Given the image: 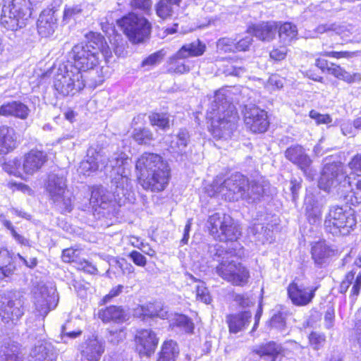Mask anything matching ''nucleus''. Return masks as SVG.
Wrapping results in <instances>:
<instances>
[{"label":"nucleus","mask_w":361,"mask_h":361,"mask_svg":"<svg viewBox=\"0 0 361 361\" xmlns=\"http://www.w3.org/2000/svg\"><path fill=\"white\" fill-rule=\"evenodd\" d=\"M346 198L353 205L361 203V176L357 177L355 183V188H352Z\"/></svg>","instance_id":"nucleus-51"},{"label":"nucleus","mask_w":361,"mask_h":361,"mask_svg":"<svg viewBox=\"0 0 361 361\" xmlns=\"http://www.w3.org/2000/svg\"><path fill=\"white\" fill-rule=\"evenodd\" d=\"M180 3L159 0L155 6L156 13L162 20L171 18L178 13L180 7Z\"/></svg>","instance_id":"nucleus-33"},{"label":"nucleus","mask_w":361,"mask_h":361,"mask_svg":"<svg viewBox=\"0 0 361 361\" xmlns=\"http://www.w3.org/2000/svg\"><path fill=\"white\" fill-rule=\"evenodd\" d=\"M113 195L102 185L93 186L91 191L90 203L92 207L107 209L114 197L118 204L121 205L126 202L133 203L135 200L132 180L124 170L119 171L111 179Z\"/></svg>","instance_id":"nucleus-4"},{"label":"nucleus","mask_w":361,"mask_h":361,"mask_svg":"<svg viewBox=\"0 0 361 361\" xmlns=\"http://www.w3.org/2000/svg\"><path fill=\"white\" fill-rule=\"evenodd\" d=\"M235 39L228 37H222L216 42L217 49L224 52L235 51Z\"/></svg>","instance_id":"nucleus-53"},{"label":"nucleus","mask_w":361,"mask_h":361,"mask_svg":"<svg viewBox=\"0 0 361 361\" xmlns=\"http://www.w3.org/2000/svg\"><path fill=\"white\" fill-rule=\"evenodd\" d=\"M285 157L293 164L298 166L307 178L313 179L316 171L312 166V160L301 145H294L287 148L285 151Z\"/></svg>","instance_id":"nucleus-14"},{"label":"nucleus","mask_w":361,"mask_h":361,"mask_svg":"<svg viewBox=\"0 0 361 361\" xmlns=\"http://www.w3.org/2000/svg\"><path fill=\"white\" fill-rule=\"evenodd\" d=\"M196 298L197 300L206 304L210 303L212 298L208 289L204 286V283L200 282V283L197 286Z\"/></svg>","instance_id":"nucleus-54"},{"label":"nucleus","mask_w":361,"mask_h":361,"mask_svg":"<svg viewBox=\"0 0 361 361\" xmlns=\"http://www.w3.org/2000/svg\"><path fill=\"white\" fill-rule=\"evenodd\" d=\"M57 351L47 341H39L30 352L31 361H56Z\"/></svg>","instance_id":"nucleus-23"},{"label":"nucleus","mask_w":361,"mask_h":361,"mask_svg":"<svg viewBox=\"0 0 361 361\" xmlns=\"http://www.w3.org/2000/svg\"><path fill=\"white\" fill-rule=\"evenodd\" d=\"M310 116L314 119L317 124H329L332 122V118L329 114H321L314 110L310 112Z\"/></svg>","instance_id":"nucleus-61"},{"label":"nucleus","mask_w":361,"mask_h":361,"mask_svg":"<svg viewBox=\"0 0 361 361\" xmlns=\"http://www.w3.org/2000/svg\"><path fill=\"white\" fill-rule=\"evenodd\" d=\"M190 140L189 132L186 129H180L176 136V140L171 141L170 147L175 152L183 154L185 152Z\"/></svg>","instance_id":"nucleus-43"},{"label":"nucleus","mask_w":361,"mask_h":361,"mask_svg":"<svg viewBox=\"0 0 361 361\" xmlns=\"http://www.w3.org/2000/svg\"><path fill=\"white\" fill-rule=\"evenodd\" d=\"M355 212L350 207L334 205L329 207L324 219V228L334 235H347L356 227Z\"/></svg>","instance_id":"nucleus-7"},{"label":"nucleus","mask_w":361,"mask_h":361,"mask_svg":"<svg viewBox=\"0 0 361 361\" xmlns=\"http://www.w3.org/2000/svg\"><path fill=\"white\" fill-rule=\"evenodd\" d=\"M178 355L177 343L173 340L166 341L161 346L157 361H176Z\"/></svg>","instance_id":"nucleus-40"},{"label":"nucleus","mask_w":361,"mask_h":361,"mask_svg":"<svg viewBox=\"0 0 361 361\" xmlns=\"http://www.w3.org/2000/svg\"><path fill=\"white\" fill-rule=\"evenodd\" d=\"M15 265L12 262V257L7 250H0V279L12 274Z\"/></svg>","instance_id":"nucleus-45"},{"label":"nucleus","mask_w":361,"mask_h":361,"mask_svg":"<svg viewBox=\"0 0 361 361\" xmlns=\"http://www.w3.org/2000/svg\"><path fill=\"white\" fill-rule=\"evenodd\" d=\"M279 36L281 42L284 45L289 44L293 40L295 39L298 35V29L296 25L290 23H285L278 27Z\"/></svg>","instance_id":"nucleus-42"},{"label":"nucleus","mask_w":361,"mask_h":361,"mask_svg":"<svg viewBox=\"0 0 361 361\" xmlns=\"http://www.w3.org/2000/svg\"><path fill=\"white\" fill-rule=\"evenodd\" d=\"M45 188L49 200L57 210L62 214L72 211V194L66 188V180L63 175L55 173L49 174Z\"/></svg>","instance_id":"nucleus-9"},{"label":"nucleus","mask_w":361,"mask_h":361,"mask_svg":"<svg viewBox=\"0 0 361 361\" xmlns=\"http://www.w3.org/2000/svg\"><path fill=\"white\" fill-rule=\"evenodd\" d=\"M252 317L250 312L244 311L238 314H229L226 318L229 332L237 334L244 331L249 325Z\"/></svg>","instance_id":"nucleus-26"},{"label":"nucleus","mask_w":361,"mask_h":361,"mask_svg":"<svg viewBox=\"0 0 361 361\" xmlns=\"http://www.w3.org/2000/svg\"><path fill=\"white\" fill-rule=\"evenodd\" d=\"M215 243L207 244L203 246L204 258L209 267H214L215 273L222 279L231 280L232 270L239 263L237 257H240L243 252L240 245L238 243H231L228 246Z\"/></svg>","instance_id":"nucleus-5"},{"label":"nucleus","mask_w":361,"mask_h":361,"mask_svg":"<svg viewBox=\"0 0 361 361\" xmlns=\"http://www.w3.org/2000/svg\"><path fill=\"white\" fill-rule=\"evenodd\" d=\"M132 7L143 11L147 13L152 8V0H132L130 2Z\"/></svg>","instance_id":"nucleus-59"},{"label":"nucleus","mask_w":361,"mask_h":361,"mask_svg":"<svg viewBox=\"0 0 361 361\" xmlns=\"http://www.w3.org/2000/svg\"><path fill=\"white\" fill-rule=\"evenodd\" d=\"M317 289V287L307 286L293 281L287 287V294L294 305L303 307L312 302Z\"/></svg>","instance_id":"nucleus-16"},{"label":"nucleus","mask_w":361,"mask_h":361,"mask_svg":"<svg viewBox=\"0 0 361 361\" xmlns=\"http://www.w3.org/2000/svg\"><path fill=\"white\" fill-rule=\"evenodd\" d=\"M16 137L13 128L0 126V154L8 153L16 147Z\"/></svg>","instance_id":"nucleus-32"},{"label":"nucleus","mask_w":361,"mask_h":361,"mask_svg":"<svg viewBox=\"0 0 361 361\" xmlns=\"http://www.w3.org/2000/svg\"><path fill=\"white\" fill-rule=\"evenodd\" d=\"M47 161V154L37 149L31 150L24 158V173L33 174Z\"/></svg>","instance_id":"nucleus-25"},{"label":"nucleus","mask_w":361,"mask_h":361,"mask_svg":"<svg viewBox=\"0 0 361 361\" xmlns=\"http://www.w3.org/2000/svg\"><path fill=\"white\" fill-rule=\"evenodd\" d=\"M0 227H5L11 231V235L13 238L18 240L20 243H23V239L20 234H18L14 226L12 225L10 221H8L2 215L0 216Z\"/></svg>","instance_id":"nucleus-55"},{"label":"nucleus","mask_w":361,"mask_h":361,"mask_svg":"<svg viewBox=\"0 0 361 361\" xmlns=\"http://www.w3.org/2000/svg\"><path fill=\"white\" fill-rule=\"evenodd\" d=\"M328 73L333 75L334 77L348 83L360 82L361 80V75L360 73H355L351 74L345 71L341 66L333 63H330V66L328 68Z\"/></svg>","instance_id":"nucleus-38"},{"label":"nucleus","mask_w":361,"mask_h":361,"mask_svg":"<svg viewBox=\"0 0 361 361\" xmlns=\"http://www.w3.org/2000/svg\"><path fill=\"white\" fill-rule=\"evenodd\" d=\"M0 115L23 118V104L17 101L4 103L0 106Z\"/></svg>","instance_id":"nucleus-44"},{"label":"nucleus","mask_w":361,"mask_h":361,"mask_svg":"<svg viewBox=\"0 0 361 361\" xmlns=\"http://www.w3.org/2000/svg\"><path fill=\"white\" fill-rule=\"evenodd\" d=\"M138 183L145 190L153 192L163 191L170 178V169L163 158L154 153L145 152L135 165Z\"/></svg>","instance_id":"nucleus-3"},{"label":"nucleus","mask_w":361,"mask_h":361,"mask_svg":"<svg viewBox=\"0 0 361 361\" xmlns=\"http://www.w3.org/2000/svg\"><path fill=\"white\" fill-rule=\"evenodd\" d=\"M134 315L137 317L142 318L143 321L154 317H159L164 319L168 317V311L160 302L149 303L135 309Z\"/></svg>","instance_id":"nucleus-24"},{"label":"nucleus","mask_w":361,"mask_h":361,"mask_svg":"<svg viewBox=\"0 0 361 361\" xmlns=\"http://www.w3.org/2000/svg\"><path fill=\"white\" fill-rule=\"evenodd\" d=\"M173 328H177L185 333H192L194 330V324L192 320L185 315H178L171 323Z\"/></svg>","instance_id":"nucleus-47"},{"label":"nucleus","mask_w":361,"mask_h":361,"mask_svg":"<svg viewBox=\"0 0 361 361\" xmlns=\"http://www.w3.org/2000/svg\"><path fill=\"white\" fill-rule=\"evenodd\" d=\"M79 350L87 361H98L104 352V345L96 337L89 338L80 345Z\"/></svg>","instance_id":"nucleus-21"},{"label":"nucleus","mask_w":361,"mask_h":361,"mask_svg":"<svg viewBox=\"0 0 361 361\" xmlns=\"http://www.w3.org/2000/svg\"><path fill=\"white\" fill-rule=\"evenodd\" d=\"M287 51L288 49L286 46H283L279 48L274 49L270 51L269 56L271 59L274 61H281L286 57Z\"/></svg>","instance_id":"nucleus-63"},{"label":"nucleus","mask_w":361,"mask_h":361,"mask_svg":"<svg viewBox=\"0 0 361 361\" xmlns=\"http://www.w3.org/2000/svg\"><path fill=\"white\" fill-rule=\"evenodd\" d=\"M128 256L133 260V262L137 266L145 267L147 264L146 257L140 252L136 250L132 251Z\"/></svg>","instance_id":"nucleus-64"},{"label":"nucleus","mask_w":361,"mask_h":361,"mask_svg":"<svg viewBox=\"0 0 361 361\" xmlns=\"http://www.w3.org/2000/svg\"><path fill=\"white\" fill-rule=\"evenodd\" d=\"M210 234L214 238L220 241H229L231 243H238L236 240L240 235V231L233 218L224 213H215L211 215L207 221Z\"/></svg>","instance_id":"nucleus-10"},{"label":"nucleus","mask_w":361,"mask_h":361,"mask_svg":"<svg viewBox=\"0 0 361 361\" xmlns=\"http://www.w3.org/2000/svg\"><path fill=\"white\" fill-rule=\"evenodd\" d=\"M82 78V73L77 68L60 66L54 77V89L63 97L73 96L85 87Z\"/></svg>","instance_id":"nucleus-11"},{"label":"nucleus","mask_w":361,"mask_h":361,"mask_svg":"<svg viewBox=\"0 0 361 361\" xmlns=\"http://www.w3.org/2000/svg\"><path fill=\"white\" fill-rule=\"evenodd\" d=\"M20 345L10 341L0 351V361H23Z\"/></svg>","instance_id":"nucleus-34"},{"label":"nucleus","mask_w":361,"mask_h":361,"mask_svg":"<svg viewBox=\"0 0 361 361\" xmlns=\"http://www.w3.org/2000/svg\"><path fill=\"white\" fill-rule=\"evenodd\" d=\"M310 343L314 349H319L325 342V336L323 334L312 332L309 336Z\"/></svg>","instance_id":"nucleus-56"},{"label":"nucleus","mask_w":361,"mask_h":361,"mask_svg":"<svg viewBox=\"0 0 361 361\" xmlns=\"http://www.w3.org/2000/svg\"><path fill=\"white\" fill-rule=\"evenodd\" d=\"M133 137L139 145H149L153 140V133L146 128H135L133 130Z\"/></svg>","instance_id":"nucleus-48"},{"label":"nucleus","mask_w":361,"mask_h":361,"mask_svg":"<svg viewBox=\"0 0 361 361\" xmlns=\"http://www.w3.org/2000/svg\"><path fill=\"white\" fill-rule=\"evenodd\" d=\"M166 54V52L161 49L159 51H157L152 54H150L148 57H147L145 59H144L142 62V67L145 66H154L157 64L161 62L163 60L164 56Z\"/></svg>","instance_id":"nucleus-52"},{"label":"nucleus","mask_w":361,"mask_h":361,"mask_svg":"<svg viewBox=\"0 0 361 361\" xmlns=\"http://www.w3.org/2000/svg\"><path fill=\"white\" fill-rule=\"evenodd\" d=\"M23 19V0H12L8 6H4L0 18V25L6 30L17 31L21 27Z\"/></svg>","instance_id":"nucleus-15"},{"label":"nucleus","mask_w":361,"mask_h":361,"mask_svg":"<svg viewBox=\"0 0 361 361\" xmlns=\"http://www.w3.org/2000/svg\"><path fill=\"white\" fill-rule=\"evenodd\" d=\"M78 253L77 250L73 248H67L63 250L61 259L64 262H75Z\"/></svg>","instance_id":"nucleus-62"},{"label":"nucleus","mask_w":361,"mask_h":361,"mask_svg":"<svg viewBox=\"0 0 361 361\" xmlns=\"http://www.w3.org/2000/svg\"><path fill=\"white\" fill-rule=\"evenodd\" d=\"M180 50L169 57L168 60V72L176 74H185L190 71V61L184 54L179 55Z\"/></svg>","instance_id":"nucleus-29"},{"label":"nucleus","mask_w":361,"mask_h":361,"mask_svg":"<svg viewBox=\"0 0 361 361\" xmlns=\"http://www.w3.org/2000/svg\"><path fill=\"white\" fill-rule=\"evenodd\" d=\"M278 30V25L275 22L262 23L250 28V32L259 40L270 42L274 37Z\"/></svg>","instance_id":"nucleus-27"},{"label":"nucleus","mask_w":361,"mask_h":361,"mask_svg":"<svg viewBox=\"0 0 361 361\" xmlns=\"http://www.w3.org/2000/svg\"><path fill=\"white\" fill-rule=\"evenodd\" d=\"M55 12L56 10L54 8H47L41 13L37 25L38 32L42 37L50 36L57 27Z\"/></svg>","instance_id":"nucleus-22"},{"label":"nucleus","mask_w":361,"mask_h":361,"mask_svg":"<svg viewBox=\"0 0 361 361\" xmlns=\"http://www.w3.org/2000/svg\"><path fill=\"white\" fill-rule=\"evenodd\" d=\"M232 271L231 274L232 279L226 280L227 282L236 286H244L248 283L250 279L249 270L240 262Z\"/></svg>","instance_id":"nucleus-41"},{"label":"nucleus","mask_w":361,"mask_h":361,"mask_svg":"<svg viewBox=\"0 0 361 361\" xmlns=\"http://www.w3.org/2000/svg\"><path fill=\"white\" fill-rule=\"evenodd\" d=\"M244 121L246 126L253 133L265 132L269 124L267 112L255 105L245 106Z\"/></svg>","instance_id":"nucleus-17"},{"label":"nucleus","mask_w":361,"mask_h":361,"mask_svg":"<svg viewBox=\"0 0 361 361\" xmlns=\"http://www.w3.org/2000/svg\"><path fill=\"white\" fill-rule=\"evenodd\" d=\"M311 254L314 264L322 267L329 263L330 257L334 255V250L324 242H317L312 247Z\"/></svg>","instance_id":"nucleus-28"},{"label":"nucleus","mask_w":361,"mask_h":361,"mask_svg":"<svg viewBox=\"0 0 361 361\" xmlns=\"http://www.w3.org/2000/svg\"><path fill=\"white\" fill-rule=\"evenodd\" d=\"M20 167V161L19 160H14L12 162L6 164L4 166V169L8 173L13 174L16 177L22 179Z\"/></svg>","instance_id":"nucleus-58"},{"label":"nucleus","mask_w":361,"mask_h":361,"mask_svg":"<svg viewBox=\"0 0 361 361\" xmlns=\"http://www.w3.org/2000/svg\"><path fill=\"white\" fill-rule=\"evenodd\" d=\"M99 318L104 323L115 322L122 323L127 319L126 311L118 306H109L104 310H100L98 313Z\"/></svg>","instance_id":"nucleus-30"},{"label":"nucleus","mask_w":361,"mask_h":361,"mask_svg":"<svg viewBox=\"0 0 361 361\" xmlns=\"http://www.w3.org/2000/svg\"><path fill=\"white\" fill-rule=\"evenodd\" d=\"M136 350L140 355L150 357L154 353L159 343L157 334L152 329H142L135 337Z\"/></svg>","instance_id":"nucleus-18"},{"label":"nucleus","mask_w":361,"mask_h":361,"mask_svg":"<svg viewBox=\"0 0 361 361\" xmlns=\"http://www.w3.org/2000/svg\"><path fill=\"white\" fill-rule=\"evenodd\" d=\"M117 25L133 44L145 43L151 35V23L135 13H130L117 20Z\"/></svg>","instance_id":"nucleus-8"},{"label":"nucleus","mask_w":361,"mask_h":361,"mask_svg":"<svg viewBox=\"0 0 361 361\" xmlns=\"http://www.w3.org/2000/svg\"><path fill=\"white\" fill-rule=\"evenodd\" d=\"M85 87L90 88H96L98 85H100L104 82V75L102 74V68H94L88 69L87 71H81Z\"/></svg>","instance_id":"nucleus-35"},{"label":"nucleus","mask_w":361,"mask_h":361,"mask_svg":"<svg viewBox=\"0 0 361 361\" xmlns=\"http://www.w3.org/2000/svg\"><path fill=\"white\" fill-rule=\"evenodd\" d=\"M33 284L35 286L32 292L35 310L40 316L45 317L57 305L59 298L56 289L47 286L42 281L33 282Z\"/></svg>","instance_id":"nucleus-13"},{"label":"nucleus","mask_w":361,"mask_h":361,"mask_svg":"<svg viewBox=\"0 0 361 361\" xmlns=\"http://www.w3.org/2000/svg\"><path fill=\"white\" fill-rule=\"evenodd\" d=\"M252 35H254L252 33V32H250L249 31V33L245 37L235 43V50L239 51H245L247 50L250 46L252 44Z\"/></svg>","instance_id":"nucleus-57"},{"label":"nucleus","mask_w":361,"mask_h":361,"mask_svg":"<svg viewBox=\"0 0 361 361\" xmlns=\"http://www.w3.org/2000/svg\"><path fill=\"white\" fill-rule=\"evenodd\" d=\"M107 165L109 164L114 171H116L115 175H117L119 171L124 170L126 173V166L128 164V158L124 153L116 154L106 161Z\"/></svg>","instance_id":"nucleus-46"},{"label":"nucleus","mask_w":361,"mask_h":361,"mask_svg":"<svg viewBox=\"0 0 361 361\" xmlns=\"http://www.w3.org/2000/svg\"><path fill=\"white\" fill-rule=\"evenodd\" d=\"M286 313L282 311L274 314L269 321L270 326L283 331L286 327Z\"/></svg>","instance_id":"nucleus-50"},{"label":"nucleus","mask_w":361,"mask_h":361,"mask_svg":"<svg viewBox=\"0 0 361 361\" xmlns=\"http://www.w3.org/2000/svg\"><path fill=\"white\" fill-rule=\"evenodd\" d=\"M107 166L106 157L101 152L90 148L87 152L85 159L80 164V172L85 176H90L92 173L102 169Z\"/></svg>","instance_id":"nucleus-20"},{"label":"nucleus","mask_w":361,"mask_h":361,"mask_svg":"<svg viewBox=\"0 0 361 361\" xmlns=\"http://www.w3.org/2000/svg\"><path fill=\"white\" fill-rule=\"evenodd\" d=\"M180 54H184L189 57H198L204 54L206 51V45L200 39L183 44L180 49Z\"/></svg>","instance_id":"nucleus-37"},{"label":"nucleus","mask_w":361,"mask_h":361,"mask_svg":"<svg viewBox=\"0 0 361 361\" xmlns=\"http://www.w3.org/2000/svg\"><path fill=\"white\" fill-rule=\"evenodd\" d=\"M351 186L350 177L344 171L341 162H333L324 165L319 180V186L325 191H329L338 186Z\"/></svg>","instance_id":"nucleus-12"},{"label":"nucleus","mask_w":361,"mask_h":361,"mask_svg":"<svg viewBox=\"0 0 361 361\" xmlns=\"http://www.w3.org/2000/svg\"><path fill=\"white\" fill-rule=\"evenodd\" d=\"M86 6L84 4L66 5L62 22L63 23H76L81 20L87 16L85 10Z\"/></svg>","instance_id":"nucleus-31"},{"label":"nucleus","mask_w":361,"mask_h":361,"mask_svg":"<svg viewBox=\"0 0 361 361\" xmlns=\"http://www.w3.org/2000/svg\"><path fill=\"white\" fill-rule=\"evenodd\" d=\"M74 64L71 68H77L79 71H87L95 68L99 63V55L106 59L111 56V49L100 34L93 33L86 43H80L72 48Z\"/></svg>","instance_id":"nucleus-6"},{"label":"nucleus","mask_w":361,"mask_h":361,"mask_svg":"<svg viewBox=\"0 0 361 361\" xmlns=\"http://www.w3.org/2000/svg\"><path fill=\"white\" fill-rule=\"evenodd\" d=\"M23 303L20 299L11 300L6 297L0 298V317L4 322L10 320L16 324L23 315Z\"/></svg>","instance_id":"nucleus-19"},{"label":"nucleus","mask_w":361,"mask_h":361,"mask_svg":"<svg viewBox=\"0 0 361 361\" xmlns=\"http://www.w3.org/2000/svg\"><path fill=\"white\" fill-rule=\"evenodd\" d=\"M230 94L226 90H217L208 109L210 131L216 139L230 138L237 128L238 116Z\"/></svg>","instance_id":"nucleus-1"},{"label":"nucleus","mask_w":361,"mask_h":361,"mask_svg":"<svg viewBox=\"0 0 361 361\" xmlns=\"http://www.w3.org/2000/svg\"><path fill=\"white\" fill-rule=\"evenodd\" d=\"M269 183L263 179L249 180L240 173L231 175L217 188L218 192L226 200L238 201L243 200L247 203H256L267 195Z\"/></svg>","instance_id":"nucleus-2"},{"label":"nucleus","mask_w":361,"mask_h":361,"mask_svg":"<svg viewBox=\"0 0 361 361\" xmlns=\"http://www.w3.org/2000/svg\"><path fill=\"white\" fill-rule=\"evenodd\" d=\"M126 334L123 329L110 331L108 341L113 344H118L126 338Z\"/></svg>","instance_id":"nucleus-60"},{"label":"nucleus","mask_w":361,"mask_h":361,"mask_svg":"<svg viewBox=\"0 0 361 361\" xmlns=\"http://www.w3.org/2000/svg\"><path fill=\"white\" fill-rule=\"evenodd\" d=\"M282 352L281 345L275 342H270L261 346L256 353L265 361H276L278 356Z\"/></svg>","instance_id":"nucleus-39"},{"label":"nucleus","mask_w":361,"mask_h":361,"mask_svg":"<svg viewBox=\"0 0 361 361\" xmlns=\"http://www.w3.org/2000/svg\"><path fill=\"white\" fill-rule=\"evenodd\" d=\"M149 123L152 126H157L160 129L166 130L170 127L169 116L164 113H152L149 116Z\"/></svg>","instance_id":"nucleus-49"},{"label":"nucleus","mask_w":361,"mask_h":361,"mask_svg":"<svg viewBox=\"0 0 361 361\" xmlns=\"http://www.w3.org/2000/svg\"><path fill=\"white\" fill-rule=\"evenodd\" d=\"M305 214L310 224L317 225L322 221V209L314 202V199L310 197L305 200Z\"/></svg>","instance_id":"nucleus-36"}]
</instances>
